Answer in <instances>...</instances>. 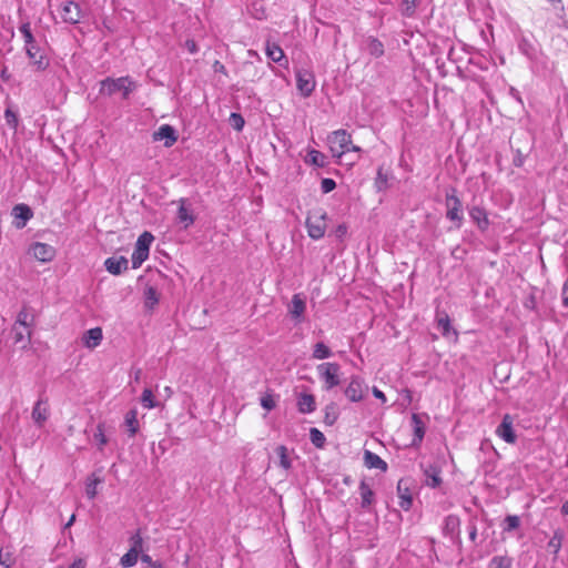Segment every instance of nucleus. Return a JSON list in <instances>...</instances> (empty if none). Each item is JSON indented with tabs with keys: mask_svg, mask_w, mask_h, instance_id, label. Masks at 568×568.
<instances>
[{
	"mask_svg": "<svg viewBox=\"0 0 568 568\" xmlns=\"http://www.w3.org/2000/svg\"><path fill=\"white\" fill-rule=\"evenodd\" d=\"M460 519L456 515H448L444 519L442 532L444 537L449 538L453 542H459Z\"/></svg>",
	"mask_w": 568,
	"mask_h": 568,
	"instance_id": "10",
	"label": "nucleus"
},
{
	"mask_svg": "<svg viewBox=\"0 0 568 568\" xmlns=\"http://www.w3.org/2000/svg\"><path fill=\"white\" fill-rule=\"evenodd\" d=\"M266 55L270 60L276 63H281L285 59L283 49L276 43L266 44Z\"/></svg>",
	"mask_w": 568,
	"mask_h": 568,
	"instance_id": "32",
	"label": "nucleus"
},
{
	"mask_svg": "<svg viewBox=\"0 0 568 568\" xmlns=\"http://www.w3.org/2000/svg\"><path fill=\"white\" fill-rule=\"evenodd\" d=\"M372 392L377 399L382 400V403H386V396L379 388L374 386Z\"/></svg>",
	"mask_w": 568,
	"mask_h": 568,
	"instance_id": "60",
	"label": "nucleus"
},
{
	"mask_svg": "<svg viewBox=\"0 0 568 568\" xmlns=\"http://www.w3.org/2000/svg\"><path fill=\"white\" fill-rule=\"evenodd\" d=\"M469 216L477 226L485 231L489 225V220L486 210L481 206H473L469 209Z\"/></svg>",
	"mask_w": 568,
	"mask_h": 568,
	"instance_id": "20",
	"label": "nucleus"
},
{
	"mask_svg": "<svg viewBox=\"0 0 568 568\" xmlns=\"http://www.w3.org/2000/svg\"><path fill=\"white\" fill-rule=\"evenodd\" d=\"M158 303V294L153 287H149L146 291V304L154 305Z\"/></svg>",
	"mask_w": 568,
	"mask_h": 568,
	"instance_id": "55",
	"label": "nucleus"
},
{
	"mask_svg": "<svg viewBox=\"0 0 568 568\" xmlns=\"http://www.w3.org/2000/svg\"><path fill=\"white\" fill-rule=\"evenodd\" d=\"M346 234H347V226H346V224L337 225V227L335 229V235L338 239H343Z\"/></svg>",
	"mask_w": 568,
	"mask_h": 568,
	"instance_id": "58",
	"label": "nucleus"
},
{
	"mask_svg": "<svg viewBox=\"0 0 568 568\" xmlns=\"http://www.w3.org/2000/svg\"><path fill=\"white\" fill-rule=\"evenodd\" d=\"M306 162L317 168H323L326 165V156L322 152L313 149L308 151Z\"/></svg>",
	"mask_w": 568,
	"mask_h": 568,
	"instance_id": "35",
	"label": "nucleus"
},
{
	"mask_svg": "<svg viewBox=\"0 0 568 568\" xmlns=\"http://www.w3.org/2000/svg\"><path fill=\"white\" fill-rule=\"evenodd\" d=\"M518 50L520 53H523L525 57H527L528 59L532 60L535 59L536 57V47L534 44V42L525 37V36H520L518 38Z\"/></svg>",
	"mask_w": 568,
	"mask_h": 568,
	"instance_id": "29",
	"label": "nucleus"
},
{
	"mask_svg": "<svg viewBox=\"0 0 568 568\" xmlns=\"http://www.w3.org/2000/svg\"><path fill=\"white\" fill-rule=\"evenodd\" d=\"M331 407H327L326 408V416H325V422L328 424V425H333L337 418L336 414L335 413H329L328 409Z\"/></svg>",
	"mask_w": 568,
	"mask_h": 568,
	"instance_id": "61",
	"label": "nucleus"
},
{
	"mask_svg": "<svg viewBox=\"0 0 568 568\" xmlns=\"http://www.w3.org/2000/svg\"><path fill=\"white\" fill-rule=\"evenodd\" d=\"M93 442L99 452H103L105 445L108 444V438L104 433V424L99 423L97 425L95 432L93 434Z\"/></svg>",
	"mask_w": 568,
	"mask_h": 568,
	"instance_id": "33",
	"label": "nucleus"
},
{
	"mask_svg": "<svg viewBox=\"0 0 568 568\" xmlns=\"http://www.w3.org/2000/svg\"><path fill=\"white\" fill-rule=\"evenodd\" d=\"M100 479L94 478L87 484L85 493L89 499H93L97 496V486L100 484Z\"/></svg>",
	"mask_w": 568,
	"mask_h": 568,
	"instance_id": "52",
	"label": "nucleus"
},
{
	"mask_svg": "<svg viewBox=\"0 0 568 568\" xmlns=\"http://www.w3.org/2000/svg\"><path fill=\"white\" fill-rule=\"evenodd\" d=\"M141 403L148 409H152L158 406L156 402L154 400L153 393L150 388H145L142 392Z\"/></svg>",
	"mask_w": 568,
	"mask_h": 568,
	"instance_id": "45",
	"label": "nucleus"
},
{
	"mask_svg": "<svg viewBox=\"0 0 568 568\" xmlns=\"http://www.w3.org/2000/svg\"><path fill=\"white\" fill-rule=\"evenodd\" d=\"M358 489L362 499L361 507L363 509L369 510L371 506L375 501V494L373 489L365 480L361 481Z\"/></svg>",
	"mask_w": 568,
	"mask_h": 568,
	"instance_id": "21",
	"label": "nucleus"
},
{
	"mask_svg": "<svg viewBox=\"0 0 568 568\" xmlns=\"http://www.w3.org/2000/svg\"><path fill=\"white\" fill-rule=\"evenodd\" d=\"M141 561L143 564H146L149 567L148 568H151L154 564H156L159 560H153L152 557L148 554H142L141 552Z\"/></svg>",
	"mask_w": 568,
	"mask_h": 568,
	"instance_id": "59",
	"label": "nucleus"
},
{
	"mask_svg": "<svg viewBox=\"0 0 568 568\" xmlns=\"http://www.w3.org/2000/svg\"><path fill=\"white\" fill-rule=\"evenodd\" d=\"M12 215L17 220L16 226L22 229L27 222L33 216L31 209L26 204H17L12 209Z\"/></svg>",
	"mask_w": 568,
	"mask_h": 568,
	"instance_id": "16",
	"label": "nucleus"
},
{
	"mask_svg": "<svg viewBox=\"0 0 568 568\" xmlns=\"http://www.w3.org/2000/svg\"><path fill=\"white\" fill-rule=\"evenodd\" d=\"M310 438H311V442L316 447H323V445L325 443L324 434L321 430H318L317 428H314V427L310 429Z\"/></svg>",
	"mask_w": 568,
	"mask_h": 568,
	"instance_id": "47",
	"label": "nucleus"
},
{
	"mask_svg": "<svg viewBox=\"0 0 568 568\" xmlns=\"http://www.w3.org/2000/svg\"><path fill=\"white\" fill-rule=\"evenodd\" d=\"M185 48L191 54H195L199 51V47L194 40H186Z\"/></svg>",
	"mask_w": 568,
	"mask_h": 568,
	"instance_id": "57",
	"label": "nucleus"
},
{
	"mask_svg": "<svg viewBox=\"0 0 568 568\" xmlns=\"http://www.w3.org/2000/svg\"><path fill=\"white\" fill-rule=\"evenodd\" d=\"M305 311H306V298L301 293L294 294L292 296L291 304L288 305L290 316L296 324H300L304 321Z\"/></svg>",
	"mask_w": 568,
	"mask_h": 568,
	"instance_id": "9",
	"label": "nucleus"
},
{
	"mask_svg": "<svg viewBox=\"0 0 568 568\" xmlns=\"http://www.w3.org/2000/svg\"><path fill=\"white\" fill-rule=\"evenodd\" d=\"M316 373L324 390H331L341 384L342 368L336 362H325L316 366Z\"/></svg>",
	"mask_w": 568,
	"mask_h": 568,
	"instance_id": "2",
	"label": "nucleus"
},
{
	"mask_svg": "<svg viewBox=\"0 0 568 568\" xmlns=\"http://www.w3.org/2000/svg\"><path fill=\"white\" fill-rule=\"evenodd\" d=\"M436 325L437 328L442 332V335L448 337L450 333L457 336L456 331L452 327L450 318L448 314L444 311L436 312Z\"/></svg>",
	"mask_w": 568,
	"mask_h": 568,
	"instance_id": "19",
	"label": "nucleus"
},
{
	"mask_svg": "<svg viewBox=\"0 0 568 568\" xmlns=\"http://www.w3.org/2000/svg\"><path fill=\"white\" fill-rule=\"evenodd\" d=\"M148 257H149L148 252L140 250L138 247H134V251L131 256L132 268H134V270L139 268Z\"/></svg>",
	"mask_w": 568,
	"mask_h": 568,
	"instance_id": "40",
	"label": "nucleus"
},
{
	"mask_svg": "<svg viewBox=\"0 0 568 568\" xmlns=\"http://www.w3.org/2000/svg\"><path fill=\"white\" fill-rule=\"evenodd\" d=\"M364 464L369 469H379L382 471L387 470V463L383 460L377 454L371 450H365Z\"/></svg>",
	"mask_w": 568,
	"mask_h": 568,
	"instance_id": "22",
	"label": "nucleus"
},
{
	"mask_svg": "<svg viewBox=\"0 0 568 568\" xmlns=\"http://www.w3.org/2000/svg\"><path fill=\"white\" fill-rule=\"evenodd\" d=\"M13 564L12 555L8 549H0V568H10Z\"/></svg>",
	"mask_w": 568,
	"mask_h": 568,
	"instance_id": "48",
	"label": "nucleus"
},
{
	"mask_svg": "<svg viewBox=\"0 0 568 568\" xmlns=\"http://www.w3.org/2000/svg\"><path fill=\"white\" fill-rule=\"evenodd\" d=\"M520 525V519L518 516L516 515H508L506 518H505V527H504V530L505 531H511V530H515L519 527Z\"/></svg>",
	"mask_w": 568,
	"mask_h": 568,
	"instance_id": "49",
	"label": "nucleus"
},
{
	"mask_svg": "<svg viewBox=\"0 0 568 568\" xmlns=\"http://www.w3.org/2000/svg\"><path fill=\"white\" fill-rule=\"evenodd\" d=\"M61 17L65 22L78 23L81 19V9L77 2L67 1L61 9Z\"/></svg>",
	"mask_w": 568,
	"mask_h": 568,
	"instance_id": "13",
	"label": "nucleus"
},
{
	"mask_svg": "<svg viewBox=\"0 0 568 568\" xmlns=\"http://www.w3.org/2000/svg\"><path fill=\"white\" fill-rule=\"evenodd\" d=\"M19 32L23 38L24 45L36 41L31 31V23L29 21L21 23L19 27Z\"/></svg>",
	"mask_w": 568,
	"mask_h": 568,
	"instance_id": "46",
	"label": "nucleus"
},
{
	"mask_svg": "<svg viewBox=\"0 0 568 568\" xmlns=\"http://www.w3.org/2000/svg\"><path fill=\"white\" fill-rule=\"evenodd\" d=\"M276 454L278 456V459H280V466L285 469V470H288L291 467H292V463H291V459L288 457V450L285 446L281 445L276 448Z\"/></svg>",
	"mask_w": 568,
	"mask_h": 568,
	"instance_id": "37",
	"label": "nucleus"
},
{
	"mask_svg": "<svg viewBox=\"0 0 568 568\" xmlns=\"http://www.w3.org/2000/svg\"><path fill=\"white\" fill-rule=\"evenodd\" d=\"M446 217L449 221H456L457 227H460L463 222L462 202L455 192L446 194Z\"/></svg>",
	"mask_w": 568,
	"mask_h": 568,
	"instance_id": "8",
	"label": "nucleus"
},
{
	"mask_svg": "<svg viewBox=\"0 0 568 568\" xmlns=\"http://www.w3.org/2000/svg\"><path fill=\"white\" fill-rule=\"evenodd\" d=\"M476 537H477V528H476V526H475V525H471V526L469 527V539H470L471 541H475V540H476Z\"/></svg>",
	"mask_w": 568,
	"mask_h": 568,
	"instance_id": "64",
	"label": "nucleus"
},
{
	"mask_svg": "<svg viewBox=\"0 0 568 568\" xmlns=\"http://www.w3.org/2000/svg\"><path fill=\"white\" fill-rule=\"evenodd\" d=\"M139 556V554L128 550V552L120 558V565L123 568H131L136 565Z\"/></svg>",
	"mask_w": 568,
	"mask_h": 568,
	"instance_id": "42",
	"label": "nucleus"
},
{
	"mask_svg": "<svg viewBox=\"0 0 568 568\" xmlns=\"http://www.w3.org/2000/svg\"><path fill=\"white\" fill-rule=\"evenodd\" d=\"M29 254L40 262H50L55 256V250L50 244L34 242L29 248Z\"/></svg>",
	"mask_w": 568,
	"mask_h": 568,
	"instance_id": "11",
	"label": "nucleus"
},
{
	"mask_svg": "<svg viewBox=\"0 0 568 568\" xmlns=\"http://www.w3.org/2000/svg\"><path fill=\"white\" fill-rule=\"evenodd\" d=\"M327 214L322 209L314 210L306 219L308 236L320 240L325 235Z\"/></svg>",
	"mask_w": 568,
	"mask_h": 568,
	"instance_id": "4",
	"label": "nucleus"
},
{
	"mask_svg": "<svg viewBox=\"0 0 568 568\" xmlns=\"http://www.w3.org/2000/svg\"><path fill=\"white\" fill-rule=\"evenodd\" d=\"M32 316L29 314L27 307H23L17 315V320L14 325L22 326L24 331H27V342L31 339V329L30 326L32 324Z\"/></svg>",
	"mask_w": 568,
	"mask_h": 568,
	"instance_id": "28",
	"label": "nucleus"
},
{
	"mask_svg": "<svg viewBox=\"0 0 568 568\" xmlns=\"http://www.w3.org/2000/svg\"><path fill=\"white\" fill-rule=\"evenodd\" d=\"M4 119H6L7 124L10 128H13V129L17 128V125H18V114L14 111H12L11 109H6V111H4Z\"/></svg>",
	"mask_w": 568,
	"mask_h": 568,
	"instance_id": "51",
	"label": "nucleus"
},
{
	"mask_svg": "<svg viewBox=\"0 0 568 568\" xmlns=\"http://www.w3.org/2000/svg\"><path fill=\"white\" fill-rule=\"evenodd\" d=\"M261 406L266 410H272L275 407V402L270 395L263 396L261 398Z\"/></svg>",
	"mask_w": 568,
	"mask_h": 568,
	"instance_id": "54",
	"label": "nucleus"
},
{
	"mask_svg": "<svg viewBox=\"0 0 568 568\" xmlns=\"http://www.w3.org/2000/svg\"><path fill=\"white\" fill-rule=\"evenodd\" d=\"M154 240V236L150 232H143L136 240L135 247L150 252V246Z\"/></svg>",
	"mask_w": 568,
	"mask_h": 568,
	"instance_id": "36",
	"label": "nucleus"
},
{
	"mask_svg": "<svg viewBox=\"0 0 568 568\" xmlns=\"http://www.w3.org/2000/svg\"><path fill=\"white\" fill-rule=\"evenodd\" d=\"M297 408L302 414L313 413L316 408L314 396L311 394H301L297 398Z\"/></svg>",
	"mask_w": 568,
	"mask_h": 568,
	"instance_id": "27",
	"label": "nucleus"
},
{
	"mask_svg": "<svg viewBox=\"0 0 568 568\" xmlns=\"http://www.w3.org/2000/svg\"><path fill=\"white\" fill-rule=\"evenodd\" d=\"M13 339L16 344L23 343L22 347H27L30 342H27V331L22 326L13 325L12 327Z\"/></svg>",
	"mask_w": 568,
	"mask_h": 568,
	"instance_id": "44",
	"label": "nucleus"
},
{
	"mask_svg": "<svg viewBox=\"0 0 568 568\" xmlns=\"http://www.w3.org/2000/svg\"><path fill=\"white\" fill-rule=\"evenodd\" d=\"M69 568H85V561L82 558L74 560Z\"/></svg>",
	"mask_w": 568,
	"mask_h": 568,
	"instance_id": "63",
	"label": "nucleus"
},
{
	"mask_svg": "<svg viewBox=\"0 0 568 568\" xmlns=\"http://www.w3.org/2000/svg\"><path fill=\"white\" fill-rule=\"evenodd\" d=\"M336 187V182L333 179L326 178L321 182V189L323 193H329Z\"/></svg>",
	"mask_w": 568,
	"mask_h": 568,
	"instance_id": "53",
	"label": "nucleus"
},
{
	"mask_svg": "<svg viewBox=\"0 0 568 568\" xmlns=\"http://www.w3.org/2000/svg\"><path fill=\"white\" fill-rule=\"evenodd\" d=\"M364 379L357 375H353L349 378V383L345 388V396L353 403L361 402L364 398L366 389Z\"/></svg>",
	"mask_w": 568,
	"mask_h": 568,
	"instance_id": "7",
	"label": "nucleus"
},
{
	"mask_svg": "<svg viewBox=\"0 0 568 568\" xmlns=\"http://www.w3.org/2000/svg\"><path fill=\"white\" fill-rule=\"evenodd\" d=\"M495 434L507 444H515L517 435L514 429V418L509 414L503 416L501 423L497 426Z\"/></svg>",
	"mask_w": 568,
	"mask_h": 568,
	"instance_id": "6",
	"label": "nucleus"
},
{
	"mask_svg": "<svg viewBox=\"0 0 568 568\" xmlns=\"http://www.w3.org/2000/svg\"><path fill=\"white\" fill-rule=\"evenodd\" d=\"M561 296H562L564 307H568V278L564 282V285L561 288Z\"/></svg>",
	"mask_w": 568,
	"mask_h": 568,
	"instance_id": "56",
	"label": "nucleus"
},
{
	"mask_svg": "<svg viewBox=\"0 0 568 568\" xmlns=\"http://www.w3.org/2000/svg\"><path fill=\"white\" fill-rule=\"evenodd\" d=\"M327 143L332 155L337 159H342L348 152H362L359 146L353 144L352 135L344 129L333 131L327 136Z\"/></svg>",
	"mask_w": 568,
	"mask_h": 568,
	"instance_id": "1",
	"label": "nucleus"
},
{
	"mask_svg": "<svg viewBox=\"0 0 568 568\" xmlns=\"http://www.w3.org/2000/svg\"><path fill=\"white\" fill-rule=\"evenodd\" d=\"M561 544H562V534L559 530H557V531H555L554 536L548 541L547 548L551 554L557 555L561 548Z\"/></svg>",
	"mask_w": 568,
	"mask_h": 568,
	"instance_id": "39",
	"label": "nucleus"
},
{
	"mask_svg": "<svg viewBox=\"0 0 568 568\" xmlns=\"http://www.w3.org/2000/svg\"><path fill=\"white\" fill-rule=\"evenodd\" d=\"M333 355L331 348L323 342H318L313 346L312 357L314 359L323 361Z\"/></svg>",
	"mask_w": 568,
	"mask_h": 568,
	"instance_id": "34",
	"label": "nucleus"
},
{
	"mask_svg": "<svg viewBox=\"0 0 568 568\" xmlns=\"http://www.w3.org/2000/svg\"><path fill=\"white\" fill-rule=\"evenodd\" d=\"M136 554H141L143 551V538L141 531L138 530L130 537V549Z\"/></svg>",
	"mask_w": 568,
	"mask_h": 568,
	"instance_id": "41",
	"label": "nucleus"
},
{
	"mask_svg": "<svg viewBox=\"0 0 568 568\" xmlns=\"http://www.w3.org/2000/svg\"><path fill=\"white\" fill-rule=\"evenodd\" d=\"M412 423L414 428V437L412 445L419 446L425 436V424L417 414L412 415Z\"/></svg>",
	"mask_w": 568,
	"mask_h": 568,
	"instance_id": "25",
	"label": "nucleus"
},
{
	"mask_svg": "<svg viewBox=\"0 0 568 568\" xmlns=\"http://www.w3.org/2000/svg\"><path fill=\"white\" fill-rule=\"evenodd\" d=\"M153 139L155 141L165 140L164 145L169 148L176 142L178 136L173 126L170 124H162L158 131L154 132Z\"/></svg>",
	"mask_w": 568,
	"mask_h": 568,
	"instance_id": "14",
	"label": "nucleus"
},
{
	"mask_svg": "<svg viewBox=\"0 0 568 568\" xmlns=\"http://www.w3.org/2000/svg\"><path fill=\"white\" fill-rule=\"evenodd\" d=\"M488 568H511V559L507 556H495L489 560Z\"/></svg>",
	"mask_w": 568,
	"mask_h": 568,
	"instance_id": "38",
	"label": "nucleus"
},
{
	"mask_svg": "<svg viewBox=\"0 0 568 568\" xmlns=\"http://www.w3.org/2000/svg\"><path fill=\"white\" fill-rule=\"evenodd\" d=\"M296 87L302 97H310L316 87L315 75L311 70L300 69L295 73Z\"/></svg>",
	"mask_w": 568,
	"mask_h": 568,
	"instance_id": "5",
	"label": "nucleus"
},
{
	"mask_svg": "<svg viewBox=\"0 0 568 568\" xmlns=\"http://www.w3.org/2000/svg\"><path fill=\"white\" fill-rule=\"evenodd\" d=\"M128 264L129 261L124 256H112L106 258L104 262L105 270L113 275H120L128 268Z\"/></svg>",
	"mask_w": 568,
	"mask_h": 568,
	"instance_id": "18",
	"label": "nucleus"
},
{
	"mask_svg": "<svg viewBox=\"0 0 568 568\" xmlns=\"http://www.w3.org/2000/svg\"><path fill=\"white\" fill-rule=\"evenodd\" d=\"M425 483L428 487L437 488L442 484L440 470L436 466L425 469Z\"/></svg>",
	"mask_w": 568,
	"mask_h": 568,
	"instance_id": "31",
	"label": "nucleus"
},
{
	"mask_svg": "<svg viewBox=\"0 0 568 568\" xmlns=\"http://www.w3.org/2000/svg\"><path fill=\"white\" fill-rule=\"evenodd\" d=\"M103 338V333L101 327H93L88 329L82 337L83 345L87 348L93 349L98 347Z\"/></svg>",
	"mask_w": 568,
	"mask_h": 568,
	"instance_id": "17",
	"label": "nucleus"
},
{
	"mask_svg": "<svg viewBox=\"0 0 568 568\" xmlns=\"http://www.w3.org/2000/svg\"><path fill=\"white\" fill-rule=\"evenodd\" d=\"M375 185L378 191H385L388 187V173L379 168L375 179Z\"/></svg>",
	"mask_w": 568,
	"mask_h": 568,
	"instance_id": "43",
	"label": "nucleus"
},
{
	"mask_svg": "<svg viewBox=\"0 0 568 568\" xmlns=\"http://www.w3.org/2000/svg\"><path fill=\"white\" fill-rule=\"evenodd\" d=\"M397 493H398V506L407 511L410 509L413 505V497L408 489V487L403 486V481L399 480L397 485Z\"/></svg>",
	"mask_w": 568,
	"mask_h": 568,
	"instance_id": "24",
	"label": "nucleus"
},
{
	"mask_svg": "<svg viewBox=\"0 0 568 568\" xmlns=\"http://www.w3.org/2000/svg\"><path fill=\"white\" fill-rule=\"evenodd\" d=\"M230 123L232 128L236 131H242L245 124L243 116L240 113H231Z\"/></svg>",
	"mask_w": 568,
	"mask_h": 568,
	"instance_id": "50",
	"label": "nucleus"
},
{
	"mask_svg": "<svg viewBox=\"0 0 568 568\" xmlns=\"http://www.w3.org/2000/svg\"><path fill=\"white\" fill-rule=\"evenodd\" d=\"M180 206L178 210V222L183 225V229H189L195 221V216L190 207H187V200L182 197L179 200Z\"/></svg>",
	"mask_w": 568,
	"mask_h": 568,
	"instance_id": "12",
	"label": "nucleus"
},
{
	"mask_svg": "<svg viewBox=\"0 0 568 568\" xmlns=\"http://www.w3.org/2000/svg\"><path fill=\"white\" fill-rule=\"evenodd\" d=\"M124 426L129 433V437H134L139 432V420H138V410L135 408L126 412L124 416Z\"/></svg>",
	"mask_w": 568,
	"mask_h": 568,
	"instance_id": "26",
	"label": "nucleus"
},
{
	"mask_svg": "<svg viewBox=\"0 0 568 568\" xmlns=\"http://www.w3.org/2000/svg\"><path fill=\"white\" fill-rule=\"evenodd\" d=\"M134 88L135 84L130 77H120L116 79L106 78L101 81L100 93L112 95L115 92L121 91L123 93V98L126 99Z\"/></svg>",
	"mask_w": 568,
	"mask_h": 568,
	"instance_id": "3",
	"label": "nucleus"
},
{
	"mask_svg": "<svg viewBox=\"0 0 568 568\" xmlns=\"http://www.w3.org/2000/svg\"><path fill=\"white\" fill-rule=\"evenodd\" d=\"M24 49L28 58L33 61L38 69H44L47 67V62L44 61L43 57L39 54L40 48L36 41L26 44Z\"/></svg>",
	"mask_w": 568,
	"mask_h": 568,
	"instance_id": "23",
	"label": "nucleus"
},
{
	"mask_svg": "<svg viewBox=\"0 0 568 568\" xmlns=\"http://www.w3.org/2000/svg\"><path fill=\"white\" fill-rule=\"evenodd\" d=\"M31 416H32L33 422L39 427H42L43 424L47 422V419L49 417V408H48L47 400H43V399L40 398L34 404V406L32 408Z\"/></svg>",
	"mask_w": 568,
	"mask_h": 568,
	"instance_id": "15",
	"label": "nucleus"
},
{
	"mask_svg": "<svg viewBox=\"0 0 568 568\" xmlns=\"http://www.w3.org/2000/svg\"><path fill=\"white\" fill-rule=\"evenodd\" d=\"M213 70H214V72L226 73V69H225L224 64H222L217 60L213 63Z\"/></svg>",
	"mask_w": 568,
	"mask_h": 568,
	"instance_id": "62",
	"label": "nucleus"
},
{
	"mask_svg": "<svg viewBox=\"0 0 568 568\" xmlns=\"http://www.w3.org/2000/svg\"><path fill=\"white\" fill-rule=\"evenodd\" d=\"M365 50L374 58H379L384 54V44L374 37H368L365 40Z\"/></svg>",
	"mask_w": 568,
	"mask_h": 568,
	"instance_id": "30",
	"label": "nucleus"
}]
</instances>
